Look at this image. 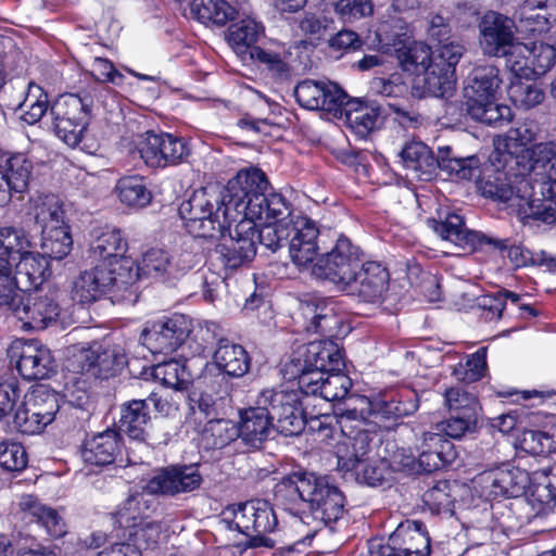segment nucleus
<instances>
[{
    "instance_id": "f257e3e1",
    "label": "nucleus",
    "mask_w": 556,
    "mask_h": 556,
    "mask_svg": "<svg viewBox=\"0 0 556 556\" xmlns=\"http://www.w3.org/2000/svg\"><path fill=\"white\" fill-rule=\"evenodd\" d=\"M313 273L366 303L382 299L390 282L388 266L344 232L337 233L332 247L314 263Z\"/></svg>"
},
{
    "instance_id": "f03ea898",
    "label": "nucleus",
    "mask_w": 556,
    "mask_h": 556,
    "mask_svg": "<svg viewBox=\"0 0 556 556\" xmlns=\"http://www.w3.org/2000/svg\"><path fill=\"white\" fill-rule=\"evenodd\" d=\"M534 134L526 126L511 128L504 139V148L516 169L531 186L535 200L527 203L536 220L547 225L556 222V143L532 144Z\"/></svg>"
},
{
    "instance_id": "7ed1b4c3",
    "label": "nucleus",
    "mask_w": 556,
    "mask_h": 556,
    "mask_svg": "<svg viewBox=\"0 0 556 556\" xmlns=\"http://www.w3.org/2000/svg\"><path fill=\"white\" fill-rule=\"evenodd\" d=\"M465 52L463 45H445L435 51L422 41H412L396 49L401 68L414 75L413 90L418 98H442L456 83V66Z\"/></svg>"
},
{
    "instance_id": "20e7f679",
    "label": "nucleus",
    "mask_w": 556,
    "mask_h": 556,
    "mask_svg": "<svg viewBox=\"0 0 556 556\" xmlns=\"http://www.w3.org/2000/svg\"><path fill=\"white\" fill-rule=\"evenodd\" d=\"M143 277L138 263L123 257L113 265H96L75 279L73 296L81 304L108 296L112 303L135 304L139 299L138 280Z\"/></svg>"
},
{
    "instance_id": "39448f33",
    "label": "nucleus",
    "mask_w": 556,
    "mask_h": 556,
    "mask_svg": "<svg viewBox=\"0 0 556 556\" xmlns=\"http://www.w3.org/2000/svg\"><path fill=\"white\" fill-rule=\"evenodd\" d=\"M225 205L223 191L218 187H202L180 203L178 214L191 237L219 240L229 230L228 217L223 216Z\"/></svg>"
},
{
    "instance_id": "423d86ee",
    "label": "nucleus",
    "mask_w": 556,
    "mask_h": 556,
    "mask_svg": "<svg viewBox=\"0 0 556 556\" xmlns=\"http://www.w3.org/2000/svg\"><path fill=\"white\" fill-rule=\"evenodd\" d=\"M505 167L508 169L490 168L483 172L478 180V189L481 195L496 203H503L517 208V215L525 224L530 220L538 222L527 208V203L535 200L532 197L531 186L527 182L514 163H509V156L504 151Z\"/></svg>"
},
{
    "instance_id": "0eeeda50",
    "label": "nucleus",
    "mask_w": 556,
    "mask_h": 556,
    "mask_svg": "<svg viewBox=\"0 0 556 556\" xmlns=\"http://www.w3.org/2000/svg\"><path fill=\"white\" fill-rule=\"evenodd\" d=\"M252 367V356L247 349L229 338L218 340L212 353L211 366L206 365L201 377L205 391L223 400L230 396L232 379L244 377Z\"/></svg>"
},
{
    "instance_id": "6e6552de",
    "label": "nucleus",
    "mask_w": 556,
    "mask_h": 556,
    "mask_svg": "<svg viewBox=\"0 0 556 556\" xmlns=\"http://www.w3.org/2000/svg\"><path fill=\"white\" fill-rule=\"evenodd\" d=\"M152 511L149 501L140 494H131L109 517L118 538L154 548L159 544L162 527L152 517Z\"/></svg>"
},
{
    "instance_id": "1a4fd4ad",
    "label": "nucleus",
    "mask_w": 556,
    "mask_h": 556,
    "mask_svg": "<svg viewBox=\"0 0 556 556\" xmlns=\"http://www.w3.org/2000/svg\"><path fill=\"white\" fill-rule=\"evenodd\" d=\"M93 99L85 93H64L50 106L52 125L59 139L71 148L84 142L92 116Z\"/></svg>"
},
{
    "instance_id": "9d476101",
    "label": "nucleus",
    "mask_w": 556,
    "mask_h": 556,
    "mask_svg": "<svg viewBox=\"0 0 556 556\" xmlns=\"http://www.w3.org/2000/svg\"><path fill=\"white\" fill-rule=\"evenodd\" d=\"M256 404L265 406L277 432L285 437L300 435L306 426V412L300 392L293 389H264Z\"/></svg>"
},
{
    "instance_id": "9b49d317",
    "label": "nucleus",
    "mask_w": 556,
    "mask_h": 556,
    "mask_svg": "<svg viewBox=\"0 0 556 556\" xmlns=\"http://www.w3.org/2000/svg\"><path fill=\"white\" fill-rule=\"evenodd\" d=\"M135 150L144 165L152 169L180 165L191 153L186 138L153 130H148L139 136L135 143Z\"/></svg>"
},
{
    "instance_id": "f8f14e48",
    "label": "nucleus",
    "mask_w": 556,
    "mask_h": 556,
    "mask_svg": "<svg viewBox=\"0 0 556 556\" xmlns=\"http://www.w3.org/2000/svg\"><path fill=\"white\" fill-rule=\"evenodd\" d=\"M278 526L276 513L269 502L252 500L238 504L235 527L247 536L245 548H274L275 541L267 536Z\"/></svg>"
},
{
    "instance_id": "ddd939ff",
    "label": "nucleus",
    "mask_w": 556,
    "mask_h": 556,
    "mask_svg": "<svg viewBox=\"0 0 556 556\" xmlns=\"http://www.w3.org/2000/svg\"><path fill=\"white\" fill-rule=\"evenodd\" d=\"M421 452L417 457L406 455L404 447L393 453L394 463L409 473H431L451 465L457 452L454 444L441 433L424 432Z\"/></svg>"
},
{
    "instance_id": "4468645a",
    "label": "nucleus",
    "mask_w": 556,
    "mask_h": 556,
    "mask_svg": "<svg viewBox=\"0 0 556 556\" xmlns=\"http://www.w3.org/2000/svg\"><path fill=\"white\" fill-rule=\"evenodd\" d=\"M270 189L268 177L262 169L248 167L238 170L226 186L219 188L226 202L223 216L228 217L230 210L247 216V213L255 208L265 191Z\"/></svg>"
},
{
    "instance_id": "2eb2a0df",
    "label": "nucleus",
    "mask_w": 556,
    "mask_h": 556,
    "mask_svg": "<svg viewBox=\"0 0 556 556\" xmlns=\"http://www.w3.org/2000/svg\"><path fill=\"white\" fill-rule=\"evenodd\" d=\"M22 293L16 295L17 301L8 311L17 316L27 329H45L60 316L58 290L37 288L25 299Z\"/></svg>"
},
{
    "instance_id": "dca6fc26",
    "label": "nucleus",
    "mask_w": 556,
    "mask_h": 556,
    "mask_svg": "<svg viewBox=\"0 0 556 556\" xmlns=\"http://www.w3.org/2000/svg\"><path fill=\"white\" fill-rule=\"evenodd\" d=\"M190 318L184 314L163 316L149 321L141 338L154 354H170L185 344L188 339Z\"/></svg>"
},
{
    "instance_id": "f3484780",
    "label": "nucleus",
    "mask_w": 556,
    "mask_h": 556,
    "mask_svg": "<svg viewBox=\"0 0 556 556\" xmlns=\"http://www.w3.org/2000/svg\"><path fill=\"white\" fill-rule=\"evenodd\" d=\"M479 28V42L483 53L505 58L508 66L513 51L520 43L515 38V22L502 13L490 11L481 18Z\"/></svg>"
},
{
    "instance_id": "a211bd4d",
    "label": "nucleus",
    "mask_w": 556,
    "mask_h": 556,
    "mask_svg": "<svg viewBox=\"0 0 556 556\" xmlns=\"http://www.w3.org/2000/svg\"><path fill=\"white\" fill-rule=\"evenodd\" d=\"M229 238L217 245L226 268L237 269L251 262L256 255V223L248 216H242L235 228L225 231Z\"/></svg>"
},
{
    "instance_id": "6ab92c4d",
    "label": "nucleus",
    "mask_w": 556,
    "mask_h": 556,
    "mask_svg": "<svg viewBox=\"0 0 556 556\" xmlns=\"http://www.w3.org/2000/svg\"><path fill=\"white\" fill-rule=\"evenodd\" d=\"M437 217H428L426 225L439 238L458 248L471 251L482 250L486 235L466 227L465 217L450 208H438Z\"/></svg>"
},
{
    "instance_id": "aec40b11",
    "label": "nucleus",
    "mask_w": 556,
    "mask_h": 556,
    "mask_svg": "<svg viewBox=\"0 0 556 556\" xmlns=\"http://www.w3.org/2000/svg\"><path fill=\"white\" fill-rule=\"evenodd\" d=\"M419 405L418 394L410 388H400L382 394L370 404L374 422L384 430L393 429L399 421L414 414Z\"/></svg>"
},
{
    "instance_id": "412c9836",
    "label": "nucleus",
    "mask_w": 556,
    "mask_h": 556,
    "mask_svg": "<svg viewBox=\"0 0 556 556\" xmlns=\"http://www.w3.org/2000/svg\"><path fill=\"white\" fill-rule=\"evenodd\" d=\"M203 482L198 465L175 464L160 468L149 479L147 489L151 494L176 496L199 489Z\"/></svg>"
},
{
    "instance_id": "4be33fe9",
    "label": "nucleus",
    "mask_w": 556,
    "mask_h": 556,
    "mask_svg": "<svg viewBox=\"0 0 556 556\" xmlns=\"http://www.w3.org/2000/svg\"><path fill=\"white\" fill-rule=\"evenodd\" d=\"M556 63V49L544 42L519 43L513 51L508 67L518 78L534 79L547 73Z\"/></svg>"
},
{
    "instance_id": "5701e85b",
    "label": "nucleus",
    "mask_w": 556,
    "mask_h": 556,
    "mask_svg": "<svg viewBox=\"0 0 556 556\" xmlns=\"http://www.w3.org/2000/svg\"><path fill=\"white\" fill-rule=\"evenodd\" d=\"M125 441L116 428L87 435L80 447V455L86 465L104 468L122 460Z\"/></svg>"
},
{
    "instance_id": "b1692460",
    "label": "nucleus",
    "mask_w": 556,
    "mask_h": 556,
    "mask_svg": "<svg viewBox=\"0 0 556 556\" xmlns=\"http://www.w3.org/2000/svg\"><path fill=\"white\" fill-rule=\"evenodd\" d=\"M342 439L336 445L338 469L342 471H355L362 463L369 459L372 444L378 438L376 431L354 427L349 433L342 431Z\"/></svg>"
},
{
    "instance_id": "393cba45",
    "label": "nucleus",
    "mask_w": 556,
    "mask_h": 556,
    "mask_svg": "<svg viewBox=\"0 0 556 556\" xmlns=\"http://www.w3.org/2000/svg\"><path fill=\"white\" fill-rule=\"evenodd\" d=\"M307 503L315 518L325 525L337 522L344 514L345 497L326 477L314 476Z\"/></svg>"
},
{
    "instance_id": "a878e982",
    "label": "nucleus",
    "mask_w": 556,
    "mask_h": 556,
    "mask_svg": "<svg viewBox=\"0 0 556 556\" xmlns=\"http://www.w3.org/2000/svg\"><path fill=\"white\" fill-rule=\"evenodd\" d=\"M301 314L306 320L305 329L311 333H318L323 339L340 340L343 319L337 313L336 306L325 299L314 298L303 301L300 306Z\"/></svg>"
},
{
    "instance_id": "bb28decb",
    "label": "nucleus",
    "mask_w": 556,
    "mask_h": 556,
    "mask_svg": "<svg viewBox=\"0 0 556 556\" xmlns=\"http://www.w3.org/2000/svg\"><path fill=\"white\" fill-rule=\"evenodd\" d=\"M17 356L16 369L25 380H41L49 378L55 371V361L51 351L37 340L24 341L21 346H14Z\"/></svg>"
},
{
    "instance_id": "cd10ccee",
    "label": "nucleus",
    "mask_w": 556,
    "mask_h": 556,
    "mask_svg": "<svg viewBox=\"0 0 556 556\" xmlns=\"http://www.w3.org/2000/svg\"><path fill=\"white\" fill-rule=\"evenodd\" d=\"M292 235L289 238L288 247L292 262L298 267H306L324 254L318 255L317 238L319 230L315 223L304 216L298 217L292 224Z\"/></svg>"
},
{
    "instance_id": "c85d7f7f",
    "label": "nucleus",
    "mask_w": 556,
    "mask_h": 556,
    "mask_svg": "<svg viewBox=\"0 0 556 556\" xmlns=\"http://www.w3.org/2000/svg\"><path fill=\"white\" fill-rule=\"evenodd\" d=\"M291 359H299L308 367L327 372L343 370L345 366L344 349L339 344V341L332 339L308 342L303 346V351Z\"/></svg>"
},
{
    "instance_id": "c756f323",
    "label": "nucleus",
    "mask_w": 556,
    "mask_h": 556,
    "mask_svg": "<svg viewBox=\"0 0 556 556\" xmlns=\"http://www.w3.org/2000/svg\"><path fill=\"white\" fill-rule=\"evenodd\" d=\"M389 541L397 546L402 556H430L431 538L421 520L405 519L389 535Z\"/></svg>"
},
{
    "instance_id": "7c9ffc66",
    "label": "nucleus",
    "mask_w": 556,
    "mask_h": 556,
    "mask_svg": "<svg viewBox=\"0 0 556 556\" xmlns=\"http://www.w3.org/2000/svg\"><path fill=\"white\" fill-rule=\"evenodd\" d=\"M314 472H291L274 486V500L285 510L295 514L302 503H307Z\"/></svg>"
},
{
    "instance_id": "2f4dec72",
    "label": "nucleus",
    "mask_w": 556,
    "mask_h": 556,
    "mask_svg": "<svg viewBox=\"0 0 556 556\" xmlns=\"http://www.w3.org/2000/svg\"><path fill=\"white\" fill-rule=\"evenodd\" d=\"M239 417V438L249 447L262 448L263 444L268 440L271 430L275 429V425L267 414L265 406L256 404V406L240 409Z\"/></svg>"
},
{
    "instance_id": "473e14b6",
    "label": "nucleus",
    "mask_w": 556,
    "mask_h": 556,
    "mask_svg": "<svg viewBox=\"0 0 556 556\" xmlns=\"http://www.w3.org/2000/svg\"><path fill=\"white\" fill-rule=\"evenodd\" d=\"M501 84L498 67L491 64L476 66L464 88L466 106L469 108L470 104L476 105L486 100H497Z\"/></svg>"
},
{
    "instance_id": "72a5a7b5",
    "label": "nucleus",
    "mask_w": 556,
    "mask_h": 556,
    "mask_svg": "<svg viewBox=\"0 0 556 556\" xmlns=\"http://www.w3.org/2000/svg\"><path fill=\"white\" fill-rule=\"evenodd\" d=\"M90 243V255L98 260V265H113L115 261L125 257L128 240L124 232L116 227L104 226L93 231Z\"/></svg>"
},
{
    "instance_id": "f704fd0d",
    "label": "nucleus",
    "mask_w": 556,
    "mask_h": 556,
    "mask_svg": "<svg viewBox=\"0 0 556 556\" xmlns=\"http://www.w3.org/2000/svg\"><path fill=\"white\" fill-rule=\"evenodd\" d=\"M151 424V410L143 399H132L119 405L118 431L129 439L147 442L148 427Z\"/></svg>"
},
{
    "instance_id": "c9c22d12",
    "label": "nucleus",
    "mask_w": 556,
    "mask_h": 556,
    "mask_svg": "<svg viewBox=\"0 0 556 556\" xmlns=\"http://www.w3.org/2000/svg\"><path fill=\"white\" fill-rule=\"evenodd\" d=\"M480 160L477 155L457 156L450 146L440 147L434 156V177L438 170L450 179L470 180L480 173Z\"/></svg>"
},
{
    "instance_id": "e433bc0d",
    "label": "nucleus",
    "mask_w": 556,
    "mask_h": 556,
    "mask_svg": "<svg viewBox=\"0 0 556 556\" xmlns=\"http://www.w3.org/2000/svg\"><path fill=\"white\" fill-rule=\"evenodd\" d=\"M115 192L123 205L136 211L147 207L153 200V193L148 186L147 178L138 174L125 175L118 178Z\"/></svg>"
},
{
    "instance_id": "4c0bfd02",
    "label": "nucleus",
    "mask_w": 556,
    "mask_h": 556,
    "mask_svg": "<svg viewBox=\"0 0 556 556\" xmlns=\"http://www.w3.org/2000/svg\"><path fill=\"white\" fill-rule=\"evenodd\" d=\"M80 371L100 380L116 377L122 369L121 358L111 350L89 349L81 355Z\"/></svg>"
},
{
    "instance_id": "58836bf2",
    "label": "nucleus",
    "mask_w": 556,
    "mask_h": 556,
    "mask_svg": "<svg viewBox=\"0 0 556 556\" xmlns=\"http://www.w3.org/2000/svg\"><path fill=\"white\" fill-rule=\"evenodd\" d=\"M401 159L404 167L415 173L422 181H430L434 178L433 151L421 141L407 142L401 150Z\"/></svg>"
},
{
    "instance_id": "ea45409f",
    "label": "nucleus",
    "mask_w": 556,
    "mask_h": 556,
    "mask_svg": "<svg viewBox=\"0 0 556 556\" xmlns=\"http://www.w3.org/2000/svg\"><path fill=\"white\" fill-rule=\"evenodd\" d=\"M252 213H247L248 217H251L256 222H279L289 223L292 219L293 205L283 197L280 192H276L273 188L265 191L262 199L258 200Z\"/></svg>"
},
{
    "instance_id": "a19ab883",
    "label": "nucleus",
    "mask_w": 556,
    "mask_h": 556,
    "mask_svg": "<svg viewBox=\"0 0 556 556\" xmlns=\"http://www.w3.org/2000/svg\"><path fill=\"white\" fill-rule=\"evenodd\" d=\"M192 17L208 26H225L236 20L239 11L227 0H192L190 4Z\"/></svg>"
},
{
    "instance_id": "79ce46f5",
    "label": "nucleus",
    "mask_w": 556,
    "mask_h": 556,
    "mask_svg": "<svg viewBox=\"0 0 556 556\" xmlns=\"http://www.w3.org/2000/svg\"><path fill=\"white\" fill-rule=\"evenodd\" d=\"M282 372L286 380L296 381L295 391L300 392V396H320L323 388L320 383L324 382L327 371L308 367L299 359H290L285 364Z\"/></svg>"
},
{
    "instance_id": "37998d69",
    "label": "nucleus",
    "mask_w": 556,
    "mask_h": 556,
    "mask_svg": "<svg viewBox=\"0 0 556 556\" xmlns=\"http://www.w3.org/2000/svg\"><path fill=\"white\" fill-rule=\"evenodd\" d=\"M291 52L286 45H277L276 49L253 47L250 59L260 67L266 70L271 77L287 80L291 77V66L288 63Z\"/></svg>"
},
{
    "instance_id": "c03bdc74",
    "label": "nucleus",
    "mask_w": 556,
    "mask_h": 556,
    "mask_svg": "<svg viewBox=\"0 0 556 556\" xmlns=\"http://www.w3.org/2000/svg\"><path fill=\"white\" fill-rule=\"evenodd\" d=\"M188 328V339L185 343L192 356L206 357L218 346V340L224 338L220 336V326L215 321L205 320L193 326L190 318V326Z\"/></svg>"
},
{
    "instance_id": "a18cd8bd",
    "label": "nucleus",
    "mask_w": 556,
    "mask_h": 556,
    "mask_svg": "<svg viewBox=\"0 0 556 556\" xmlns=\"http://www.w3.org/2000/svg\"><path fill=\"white\" fill-rule=\"evenodd\" d=\"M31 172L33 163L26 154L21 152L0 153V173L9 180V184H12L16 193L27 191Z\"/></svg>"
},
{
    "instance_id": "49530a36",
    "label": "nucleus",
    "mask_w": 556,
    "mask_h": 556,
    "mask_svg": "<svg viewBox=\"0 0 556 556\" xmlns=\"http://www.w3.org/2000/svg\"><path fill=\"white\" fill-rule=\"evenodd\" d=\"M343 118L351 130L359 138H366L377 126L380 116V106L369 105L358 99L350 101Z\"/></svg>"
},
{
    "instance_id": "de8ad7c7",
    "label": "nucleus",
    "mask_w": 556,
    "mask_h": 556,
    "mask_svg": "<svg viewBox=\"0 0 556 556\" xmlns=\"http://www.w3.org/2000/svg\"><path fill=\"white\" fill-rule=\"evenodd\" d=\"M238 425L229 419H211L201 432V444L206 451L222 450L238 439Z\"/></svg>"
},
{
    "instance_id": "09e8293b",
    "label": "nucleus",
    "mask_w": 556,
    "mask_h": 556,
    "mask_svg": "<svg viewBox=\"0 0 556 556\" xmlns=\"http://www.w3.org/2000/svg\"><path fill=\"white\" fill-rule=\"evenodd\" d=\"M41 237V249L49 258L61 261L71 253L73 238L67 223L49 227L43 226Z\"/></svg>"
},
{
    "instance_id": "8fccbe9b",
    "label": "nucleus",
    "mask_w": 556,
    "mask_h": 556,
    "mask_svg": "<svg viewBox=\"0 0 556 556\" xmlns=\"http://www.w3.org/2000/svg\"><path fill=\"white\" fill-rule=\"evenodd\" d=\"M521 451L533 456L556 453V426L544 429H523L518 437Z\"/></svg>"
},
{
    "instance_id": "3c124183",
    "label": "nucleus",
    "mask_w": 556,
    "mask_h": 556,
    "mask_svg": "<svg viewBox=\"0 0 556 556\" xmlns=\"http://www.w3.org/2000/svg\"><path fill=\"white\" fill-rule=\"evenodd\" d=\"M263 33L264 26L261 23L247 17L229 25L226 39L237 52L244 53L257 47L255 43Z\"/></svg>"
},
{
    "instance_id": "603ef678",
    "label": "nucleus",
    "mask_w": 556,
    "mask_h": 556,
    "mask_svg": "<svg viewBox=\"0 0 556 556\" xmlns=\"http://www.w3.org/2000/svg\"><path fill=\"white\" fill-rule=\"evenodd\" d=\"M488 348L481 346L475 353L468 355L463 362H458L452 369V377L460 384L470 387L480 381L488 372Z\"/></svg>"
},
{
    "instance_id": "864d4df0",
    "label": "nucleus",
    "mask_w": 556,
    "mask_h": 556,
    "mask_svg": "<svg viewBox=\"0 0 556 556\" xmlns=\"http://www.w3.org/2000/svg\"><path fill=\"white\" fill-rule=\"evenodd\" d=\"M529 503L536 515H547L556 507V463L544 472L542 481L531 489Z\"/></svg>"
},
{
    "instance_id": "5fc2aeb1",
    "label": "nucleus",
    "mask_w": 556,
    "mask_h": 556,
    "mask_svg": "<svg viewBox=\"0 0 556 556\" xmlns=\"http://www.w3.org/2000/svg\"><path fill=\"white\" fill-rule=\"evenodd\" d=\"M152 376L163 386L177 391H186L192 384V376L187 370L186 364L175 358L154 365Z\"/></svg>"
},
{
    "instance_id": "6e6d98bb",
    "label": "nucleus",
    "mask_w": 556,
    "mask_h": 556,
    "mask_svg": "<svg viewBox=\"0 0 556 556\" xmlns=\"http://www.w3.org/2000/svg\"><path fill=\"white\" fill-rule=\"evenodd\" d=\"M26 402L30 405L31 414H39L48 425L54 419L60 409L59 393L46 384L35 386L28 394Z\"/></svg>"
},
{
    "instance_id": "4d7b16f0",
    "label": "nucleus",
    "mask_w": 556,
    "mask_h": 556,
    "mask_svg": "<svg viewBox=\"0 0 556 556\" xmlns=\"http://www.w3.org/2000/svg\"><path fill=\"white\" fill-rule=\"evenodd\" d=\"M22 505L33 517L31 521H36L38 526L42 527L50 538L59 539L66 534V523L54 508L30 500Z\"/></svg>"
},
{
    "instance_id": "13d9d810",
    "label": "nucleus",
    "mask_w": 556,
    "mask_h": 556,
    "mask_svg": "<svg viewBox=\"0 0 556 556\" xmlns=\"http://www.w3.org/2000/svg\"><path fill=\"white\" fill-rule=\"evenodd\" d=\"M444 402L448 413L458 414H481L482 406L478 394L470 390V387L456 384L446 388L444 391Z\"/></svg>"
},
{
    "instance_id": "bf43d9fd",
    "label": "nucleus",
    "mask_w": 556,
    "mask_h": 556,
    "mask_svg": "<svg viewBox=\"0 0 556 556\" xmlns=\"http://www.w3.org/2000/svg\"><path fill=\"white\" fill-rule=\"evenodd\" d=\"M467 112L473 119L493 127H501L513 119L511 108L497 103V100H486L476 105L470 104Z\"/></svg>"
},
{
    "instance_id": "052dcab7",
    "label": "nucleus",
    "mask_w": 556,
    "mask_h": 556,
    "mask_svg": "<svg viewBox=\"0 0 556 556\" xmlns=\"http://www.w3.org/2000/svg\"><path fill=\"white\" fill-rule=\"evenodd\" d=\"M34 217L43 230V226H56L65 222V211L62 201L54 194L38 197L34 203Z\"/></svg>"
},
{
    "instance_id": "680f3d73",
    "label": "nucleus",
    "mask_w": 556,
    "mask_h": 556,
    "mask_svg": "<svg viewBox=\"0 0 556 556\" xmlns=\"http://www.w3.org/2000/svg\"><path fill=\"white\" fill-rule=\"evenodd\" d=\"M422 503L434 514L453 513L455 496L453 485L448 480H439L422 494Z\"/></svg>"
},
{
    "instance_id": "e2e57ef3",
    "label": "nucleus",
    "mask_w": 556,
    "mask_h": 556,
    "mask_svg": "<svg viewBox=\"0 0 556 556\" xmlns=\"http://www.w3.org/2000/svg\"><path fill=\"white\" fill-rule=\"evenodd\" d=\"M48 93L34 83L29 84L24 101L20 104L23 111L21 118L28 125H35L50 110Z\"/></svg>"
},
{
    "instance_id": "0e129e2a",
    "label": "nucleus",
    "mask_w": 556,
    "mask_h": 556,
    "mask_svg": "<svg viewBox=\"0 0 556 556\" xmlns=\"http://www.w3.org/2000/svg\"><path fill=\"white\" fill-rule=\"evenodd\" d=\"M263 226L258 228L256 226V241L263 244L268 250L276 252L280 248L285 247L289 238L292 235L293 219L289 223L279 222H260Z\"/></svg>"
},
{
    "instance_id": "69168bd1",
    "label": "nucleus",
    "mask_w": 556,
    "mask_h": 556,
    "mask_svg": "<svg viewBox=\"0 0 556 556\" xmlns=\"http://www.w3.org/2000/svg\"><path fill=\"white\" fill-rule=\"evenodd\" d=\"M17 274L25 275L29 286L37 289L51 275L48 261L41 255H34L27 250L17 258Z\"/></svg>"
},
{
    "instance_id": "338daca9",
    "label": "nucleus",
    "mask_w": 556,
    "mask_h": 556,
    "mask_svg": "<svg viewBox=\"0 0 556 556\" xmlns=\"http://www.w3.org/2000/svg\"><path fill=\"white\" fill-rule=\"evenodd\" d=\"M30 242L23 230L14 227H0V257L14 263L27 253Z\"/></svg>"
},
{
    "instance_id": "774afa93",
    "label": "nucleus",
    "mask_w": 556,
    "mask_h": 556,
    "mask_svg": "<svg viewBox=\"0 0 556 556\" xmlns=\"http://www.w3.org/2000/svg\"><path fill=\"white\" fill-rule=\"evenodd\" d=\"M28 465V454L25 446L14 440L0 441V468L12 473H20Z\"/></svg>"
}]
</instances>
